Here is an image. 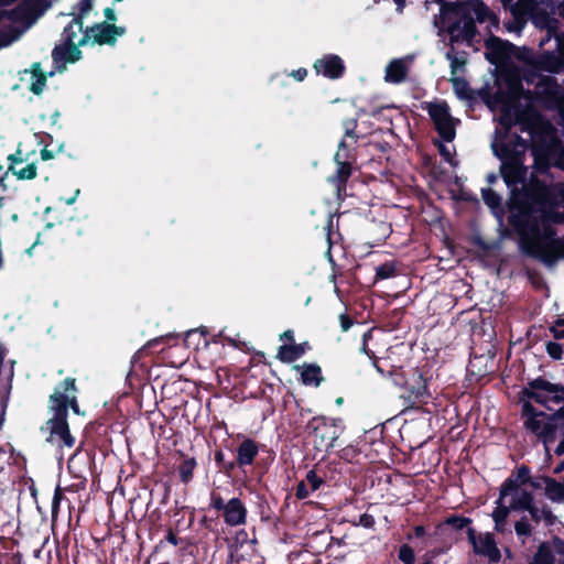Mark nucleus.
Returning <instances> with one entry per match:
<instances>
[{"label": "nucleus", "instance_id": "obj_31", "mask_svg": "<svg viewBox=\"0 0 564 564\" xmlns=\"http://www.w3.org/2000/svg\"><path fill=\"white\" fill-rule=\"evenodd\" d=\"M94 6V0H79L77 3V13H72L74 17L72 21L67 25H72L74 30L83 32L84 29V18L91 11Z\"/></svg>", "mask_w": 564, "mask_h": 564}, {"label": "nucleus", "instance_id": "obj_48", "mask_svg": "<svg viewBox=\"0 0 564 564\" xmlns=\"http://www.w3.org/2000/svg\"><path fill=\"white\" fill-rule=\"evenodd\" d=\"M519 487H520V484L518 482V480L512 479V478H507L500 487L499 499L502 500L503 498L508 497L509 495L517 492L519 490Z\"/></svg>", "mask_w": 564, "mask_h": 564}, {"label": "nucleus", "instance_id": "obj_8", "mask_svg": "<svg viewBox=\"0 0 564 564\" xmlns=\"http://www.w3.org/2000/svg\"><path fill=\"white\" fill-rule=\"evenodd\" d=\"M406 381L400 398L408 408H421L431 402L433 373L426 365L412 369Z\"/></svg>", "mask_w": 564, "mask_h": 564}, {"label": "nucleus", "instance_id": "obj_21", "mask_svg": "<svg viewBox=\"0 0 564 564\" xmlns=\"http://www.w3.org/2000/svg\"><path fill=\"white\" fill-rule=\"evenodd\" d=\"M543 419L546 421L543 422L541 420V426L539 431L532 433L535 434L546 447L555 442L558 430H561L563 435L562 441H564V417L555 416L554 412L552 414H546V416Z\"/></svg>", "mask_w": 564, "mask_h": 564}, {"label": "nucleus", "instance_id": "obj_17", "mask_svg": "<svg viewBox=\"0 0 564 564\" xmlns=\"http://www.w3.org/2000/svg\"><path fill=\"white\" fill-rule=\"evenodd\" d=\"M486 59L492 65H500L516 55L518 47L507 40L490 34L484 42Z\"/></svg>", "mask_w": 564, "mask_h": 564}, {"label": "nucleus", "instance_id": "obj_50", "mask_svg": "<svg viewBox=\"0 0 564 564\" xmlns=\"http://www.w3.org/2000/svg\"><path fill=\"white\" fill-rule=\"evenodd\" d=\"M398 557L403 564H415L414 550L409 544L399 547Z\"/></svg>", "mask_w": 564, "mask_h": 564}, {"label": "nucleus", "instance_id": "obj_42", "mask_svg": "<svg viewBox=\"0 0 564 564\" xmlns=\"http://www.w3.org/2000/svg\"><path fill=\"white\" fill-rule=\"evenodd\" d=\"M437 145L438 153L442 159L447 162L452 167L458 166V161L455 160L456 150L454 143H434Z\"/></svg>", "mask_w": 564, "mask_h": 564}, {"label": "nucleus", "instance_id": "obj_35", "mask_svg": "<svg viewBox=\"0 0 564 564\" xmlns=\"http://www.w3.org/2000/svg\"><path fill=\"white\" fill-rule=\"evenodd\" d=\"M452 84L455 94L459 99L463 100H473L474 99V91L469 86V83L462 77H453Z\"/></svg>", "mask_w": 564, "mask_h": 564}, {"label": "nucleus", "instance_id": "obj_19", "mask_svg": "<svg viewBox=\"0 0 564 564\" xmlns=\"http://www.w3.org/2000/svg\"><path fill=\"white\" fill-rule=\"evenodd\" d=\"M313 67L318 75L333 80L341 78L346 72L344 61L336 54L323 55L314 62Z\"/></svg>", "mask_w": 564, "mask_h": 564}, {"label": "nucleus", "instance_id": "obj_4", "mask_svg": "<svg viewBox=\"0 0 564 564\" xmlns=\"http://www.w3.org/2000/svg\"><path fill=\"white\" fill-rule=\"evenodd\" d=\"M498 88L495 93L489 89L479 91L480 98L490 108L500 107L503 119L512 110L516 113L521 105V98L532 99V93L524 90L522 78L517 69H503L497 77Z\"/></svg>", "mask_w": 564, "mask_h": 564}, {"label": "nucleus", "instance_id": "obj_53", "mask_svg": "<svg viewBox=\"0 0 564 564\" xmlns=\"http://www.w3.org/2000/svg\"><path fill=\"white\" fill-rule=\"evenodd\" d=\"M547 355L554 360H561L563 358V347L556 341H547L545 345Z\"/></svg>", "mask_w": 564, "mask_h": 564}, {"label": "nucleus", "instance_id": "obj_28", "mask_svg": "<svg viewBox=\"0 0 564 564\" xmlns=\"http://www.w3.org/2000/svg\"><path fill=\"white\" fill-rule=\"evenodd\" d=\"M30 73L32 76V83L29 86L30 91L34 95H41L46 86L47 75L42 69L41 63L35 62L31 65Z\"/></svg>", "mask_w": 564, "mask_h": 564}, {"label": "nucleus", "instance_id": "obj_44", "mask_svg": "<svg viewBox=\"0 0 564 564\" xmlns=\"http://www.w3.org/2000/svg\"><path fill=\"white\" fill-rule=\"evenodd\" d=\"M541 65L545 70L556 73L561 67V61L555 54L546 53L542 56Z\"/></svg>", "mask_w": 564, "mask_h": 564}, {"label": "nucleus", "instance_id": "obj_13", "mask_svg": "<svg viewBox=\"0 0 564 564\" xmlns=\"http://www.w3.org/2000/svg\"><path fill=\"white\" fill-rule=\"evenodd\" d=\"M536 88L538 90L532 94V99L529 101H536L547 110H564V89L561 88L555 77H542Z\"/></svg>", "mask_w": 564, "mask_h": 564}, {"label": "nucleus", "instance_id": "obj_41", "mask_svg": "<svg viewBox=\"0 0 564 564\" xmlns=\"http://www.w3.org/2000/svg\"><path fill=\"white\" fill-rule=\"evenodd\" d=\"M3 19H8L12 22H22L30 19V17L23 7V3L21 2L11 10H0V22Z\"/></svg>", "mask_w": 564, "mask_h": 564}, {"label": "nucleus", "instance_id": "obj_3", "mask_svg": "<svg viewBox=\"0 0 564 564\" xmlns=\"http://www.w3.org/2000/svg\"><path fill=\"white\" fill-rule=\"evenodd\" d=\"M443 19L447 22L446 32L452 43L471 42L478 31L476 22L489 21L499 28V17L480 0L454 1L443 6Z\"/></svg>", "mask_w": 564, "mask_h": 564}, {"label": "nucleus", "instance_id": "obj_15", "mask_svg": "<svg viewBox=\"0 0 564 564\" xmlns=\"http://www.w3.org/2000/svg\"><path fill=\"white\" fill-rule=\"evenodd\" d=\"M467 540L473 546V552L487 557L489 564H498L501 561L502 553L492 532L477 533L476 529H469Z\"/></svg>", "mask_w": 564, "mask_h": 564}, {"label": "nucleus", "instance_id": "obj_64", "mask_svg": "<svg viewBox=\"0 0 564 564\" xmlns=\"http://www.w3.org/2000/svg\"><path fill=\"white\" fill-rule=\"evenodd\" d=\"M446 58L451 61V73L452 75L456 74L457 67L465 64V61H459L453 51L446 53Z\"/></svg>", "mask_w": 564, "mask_h": 564}, {"label": "nucleus", "instance_id": "obj_58", "mask_svg": "<svg viewBox=\"0 0 564 564\" xmlns=\"http://www.w3.org/2000/svg\"><path fill=\"white\" fill-rule=\"evenodd\" d=\"M356 127H357V121L355 119H349V120H346L344 122V128H345V137H349L351 139H358L359 135L356 133Z\"/></svg>", "mask_w": 564, "mask_h": 564}, {"label": "nucleus", "instance_id": "obj_14", "mask_svg": "<svg viewBox=\"0 0 564 564\" xmlns=\"http://www.w3.org/2000/svg\"><path fill=\"white\" fill-rule=\"evenodd\" d=\"M79 33L72 25H66L62 33L63 43L53 48L52 58L59 72V64L65 67L67 63L73 64L82 59L83 52L80 47L84 45H79V40L76 42Z\"/></svg>", "mask_w": 564, "mask_h": 564}, {"label": "nucleus", "instance_id": "obj_12", "mask_svg": "<svg viewBox=\"0 0 564 564\" xmlns=\"http://www.w3.org/2000/svg\"><path fill=\"white\" fill-rule=\"evenodd\" d=\"M79 45H109L115 46L118 36L126 34V28L115 23L99 22L83 29Z\"/></svg>", "mask_w": 564, "mask_h": 564}, {"label": "nucleus", "instance_id": "obj_29", "mask_svg": "<svg viewBox=\"0 0 564 564\" xmlns=\"http://www.w3.org/2000/svg\"><path fill=\"white\" fill-rule=\"evenodd\" d=\"M301 380L305 386L318 387L324 380L322 368L316 364H305L301 372Z\"/></svg>", "mask_w": 564, "mask_h": 564}, {"label": "nucleus", "instance_id": "obj_23", "mask_svg": "<svg viewBox=\"0 0 564 564\" xmlns=\"http://www.w3.org/2000/svg\"><path fill=\"white\" fill-rule=\"evenodd\" d=\"M247 508L240 498H231L226 502V508L221 512L224 521L229 527L242 525L247 521Z\"/></svg>", "mask_w": 564, "mask_h": 564}, {"label": "nucleus", "instance_id": "obj_24", "mask_svg": "<svg viewBox=\"0 0 564 564\" xmlns=\"http://www.w3.org/2000/svg\"><path fill=\"white\" fill-rule=\"evenodd\" d=\"M310 349L311 346L308 341L284 344L279 347L276 358L284 364H291L301 358Z\"/></svg>", "mask_w": 564, "mask_h": 564}, {"label": "nucleus", "instance_id": "obj_30", "mask_svg": "<svg viewBox=\"0 0 564 564\" xmlns=\"http://www.w3.org/2000/svg\"><path fill=\"white\" fill-rule=\"evenodd\" d=\"M543 482L545 484V495L546 497L554 502H563L564 501V484L557 481L556 479L544 476L542 477Z\"/></svg>", "mask_w": 564, "mask_h": 564}, {"label": "nucleus", "instance_id": "obj_9", "mask_svg": "<svg viewBox=\"0 0 564 564\" xmlns=\"http://www.w3.org/2000/svg\"><path fill=\"white\" fill-rule=\"evenodd\" d=\"M522 395L533 399L534 402L552 410L549 402H564V386L561 383H552L543 377H538L528 382L522 389ZM555 416L564 417V405L555 411Z\"/></svg>", "mask_w": 564, "mask_h": 564}, {"label": "nucleus", "instance_id": "obj_26", "mask_svg": "<svg viewBox=\"0 0 564 564\" xmlns=\"http://www.w3.org/2000/svg\"><path fill=\"white\" fill-rule=\"evenodd\" d=\"M471 524V518L464 517L462 514H451L446 517L441 523H438L436 529L442 531L445 528H448L456 532L466 530L467 533L469 529H475Z\"/></svg>", "mask_w": 564, "mask_h": 564}, {"label": "nucleus", "instance_id": "obj_1", "mask_svg": "<svg viewBox=\"0 0 564 564\" xmlns=\"http://www.w3.org/2000/svg\"><path fill=\"white\" fill-rule=\"evenodd\" d=\"M530 185L527 196L534 205L519 234L520 249L525 256L553 265L564 249L555 228L564 225V184L533 180Z\"/></svg>", "mask_w": 564, "mask_h": 564}, {"label": "nucleus", "instance_id": "obj_43", "mask_svg": "<svg viewBox=\"0 0 564 564\" xmlns=\"http://www.w3.org/2000/svg\"><path fill=\"white\" fill-rule=\"evenodd\" d=\"M172 338V336H159L151 340H149L144 346H142L132 357L133 360L137 358H140L143 355H149L153 351L154 348H156L161 344L169 343V340Z\"/></svg>", "mask_w": 564, "mask_h": 564}, {"label": "nucleus", "instance_id": "obj_60", "mask_svg": "<svg viewBox=\"0 0 564 564\" xmlns=\"http://www.w3.org/2000/svg\"><path fill=\"white\" fill-rule=\"evenodd\" d=\"M561 326H564V319L558 318L555 322V325L550 327V332L552 333L553 337L557 340L564 338V328Z\"/></svg>", "mask_w": 564, "mask_h": 564}, {"label": "nucleus", "instance_id": "obj_18", "mask_svg": "<svg viewBox=\"0 0 564 564\" xmlns=\"http://www.w3.org/2000/svg\"><path fill=\"white\" fill-rule=\"evenodd\" d=\"M50 431L48 442H56L58 447L73 448L76 443V438L72 435L68 420L56 413H52L46 422Z\"/></svg>", "mask_w": 564, "mask_h": 564}, {"label": "nucleus", "instance_id": "obj_57", "mask_svg": "<svg viewBox=\"0 0 564 564\" xmlns=\"http://www.w3.org/2000/svg\"><path fill=\"white\" fill-rule=\"evenodd\" d=\"M517 477L519 480L518 482L520 485H527L530 482L531 480V477H530V468L525 465H522L521 467L518 468V471H517Z\"/></svg>", "mask_w": 564, "mask_h": 564}, {"label": "nucleus", "instance_id": "obj_34", "mask_svg": "<svg viewBox=\"0 0 564 564\" xmlns=\"http://www.w3.org/2000/svg\"><path fill=\"white\" fill-rule=\"evenodd\" d=\"M484 203L495 213H502V198L490 187L481 189Z\"/></svg>", "mask_w": 564, "mask_h": 564}, {"label": "nucleus", "instance_id": "obj_10", "mask_svg": "<svg viewBox=\"0 0 564 564\" xmlns=\"http://www.w3.org/2000/svg\"><path fill=\"white\" fill-rule=\"evenodd\" d=\"M77 381L73 377H67L58 382L52 394L48 397L47 408L51 413H56L68 419V410L75 414L80 413V406L77 398Z\"/></svg>", "mask_w": 564, "mask_h": 564}, {"label": "nucleus", "instance_id": "obj_55", "mask_svg": "<svg viewBox=\"0 0 564 564\" xmlns=\"http://www.w3.org/2000/svg\"><path fill=\"white\" fill-rule=\"evenodd\" d=\"M310 494H311V491H310L308 485H307L305 479L300 481L296 485V487H295V497L299 500H303V499L307 498L310 496Z\"/></svg>", "mask_w": 564, "mask_h": 564}, {"label": "nucleus", "instance_id": "obj_40", "mask_svg": "<svg viewBox=\"0 0 564 564\" xmlns=\"http://www.w3.org/2000/svg\"><path fill=\"white\" fill-rule=\"evenodd\" d=\"M197 463L194 457L185 458L178 466V477L183 484H188L193 479L194 469Z\"/></svg>", "mask_w": 564, "mask_h": 564}, {"label": "nucleus", "instance_id": "obj_7", "mask_svg": "<svg viewBox=\"0 0 564 564\" xmlns=\"http://www.w3.org/2000/svg\"><path fill=\"white\" fill-rule=\"evenodd\" d=\"M352 143H338L334 161L336 169L326 181L334 188L336 198L344 200L347 196V183L357 163V153Z\"/></svg>", "mask_w": 564, "mask_h": 564}, {"label": "nucleus", "instance_id": "obj_46", "mask_svg": "<svg viewBox=\"0 0 564 564\" xmlns=\"http://www.w3.org/2000/svg\"><path fill=\"white\" fill-rule=\"evenodd\" d=\"M386 373H388V376L391 378L393 384L397 387H400L403 389L408 382L406 381L408 377L405 376V373L402 371L401 368H395L393 366H390V369H388V370L384 369V375Z\"/></svg>", "mask_w": 564, "mask_h": 564}, {"label": "nucleus", "instance_id": "obj_39", "mask_svg": "<svg viewBox=\"0 0 564 564\" xmlns=\"http://www.w3.org/2000/svg\"><path fill=\"white\" fill-rule=\"evenodd\" d=\"M510 503L513 511H527L534 503V497L532 492L523 489L518 497L511 499Z\"/></svg>", "mask_w": 564, "mask_h": 564}, {"label": "nucleus", "instance_id": "obj_32", "mask_svg": "<svg viewBox=\"0 0 564 564\" xmlns=\"http://www.w3.org/2000/svg\"><path fill=\"white\" fill-rule=\"evenodd\" d=\"M207 334L208 330L205 327L191 329L186 333L184 341L187 347H193L194 349H198L200 345L206 347L208 345Z\"/></svg>", "mask_w": 564, "mask_h": 564}, {"label": "nucleus", "instance_id": "obj_54", "mask_svg": "<svg viewBox=\"0 0 564 564\" xmlns=\"http://www.w3.org/2000/svg\"><path fill=\"white\" fill-rule=\"evenodd\" d=\"M354 524L364 527L366 529H372L376 524V520L372 514L362 513L359 516L358 522H354Z\"/></svg>", "mask_w": 564, "mask_h": 564}, {"label": "nucleus", "instance_id": "obj_16", "mask_svg": "<svg viewBox=\"0 0 564 564\" xmlns=\"http://www.w3.org/2000/svg\"><path fill=\"white\" fill-rule=\"evenodd\" d=\"M429 115L442 141H453L456 135V124L448 106L445 102L431 104Z\"/></svg>", "mask_w": 564, "mask_h": 564}, {"label": "nucleus", "instance_id": "obj_11", "mask_svg": "<svg viewBox=\"0 0 564 564\" xmlns=\"http://www.w3.org/2000/svg\"><path fill=\"white\" fill-rule=\"evenodd\" d=\"M533 169L540 175L549 174L552 166L564 171V143H529Z\"/></svg>", "mask_w": 564, "mask_h": 564}, {"label": "nucleus", "instance_id": "obj_2", "mask_svg": "<svg viewBox=\"0 0 564 564\" xmlns=\"http://www.w3.org/2000/svg\"><path fill=\"white\" fill-rule=\"evenodd\" d=\"M494 154L500 160V175L509 188L510 196L508 208L510 215L508 221L517 235L527 218L532 214L534 203L528 198L530 184L533 180H541L535 173L528 177V169L524 165V152L530 148L529 143H490Z\"/></svg>", "mask_w": 564, "mask_h": 564}, {"label": "nucleus", "instance_id": "obj_47", "mask_svg": "<svg viewBox=\"0 0 564 564\" xmlns=\"http://www.w3.org/2000/svg\"><path fill=\"white\" fill-rule=\"evenodd\" d=\"M305 480L308 485L311 492H315L316 490H318L322 486H324L326 484L325 479L322 476L317 475L315 469H311L307 471V474L305 476Z\"/></svg>", "mask_w": 564, "mask_h": 564}, {"label": "nucleus", "instance_id": "obj_36", "mask_svg": "<svg viewBox=\"0 0 564 564\" xmlns=\"http://www.w3.org/2000/svg\"><path fill=\"white\" fill-rule=\"evenodd\" d=\"M555 556L546 542H542L533 556V561L529 564H554Z\"/></svg>", "mask_w": 564, "mask_h": 564}, {"label": "nucleus", "instance_id": "obj_6", "mask_svg": "<svg viewBox=\"0 0 564 564\" xmlns=\"http://www.w3.org/2000/svg\"><path fill=\"white\" fill-rule=\"evenodd\" d=\"M513 117L514 123L520 127L521 132L530 135L529 141H562L551 120L532 105L518 107Z\"/></svg>", "mask_w": 564, "mask_h": 564}, {"label": "nucleus", "instance_id": "obj_62", "mask_svg": "<svg viewBox=\"0 0 564 564\" xmlns=\"http://www.w3.org/2000/svg\"><path fill=\"white\" fill-rule=\"evenodd\" d=\"M362 350L369 358L373 359V366L377 369V371L380 372L381 375H384V367L382 366L380 360H378V358L375 356V352L367 348L366 343H364Z\"/></svg>", "mask_w": 564, "mask_h": 564}, {"label": "nucleus", "instance_id": "obj_27", "mask_svg": "<svg viewBox=\"0 0 564 564\" xmlns=\"http://www.w3.org/2000/svg\"><path fill=\"white\" fill-rule=\"evenodd\" d=\"M408 72V66L402 59H394L386 68L384 80L391 84H401L405 80Z\"/></svg>", "mask_w": 564, "mask_h": 564}, {"label": "nucleus", "instance_id": "obj_63", "mask_svg": "<svg viewBox=\"0 0 564 564\" xmlns=\"http://www.w3.org/2000/svg\"><path fill=\"white\" fill-rule=\"evenodd\" d=\"M524 24L525 21L514 20V18H512V20L505 22V28L509 32H520L523 29Z\"/></svg>", "mask_w": 564, "mask_h": 564}, {"label": "nucleus", "instance_id": "obj_49", "mask_svg": "<svg viewBox=\"0 0 564 564\" xmlns=\"http://www.w3.org/2000/svg\"><path fill=\"white\" fill-rule=\"evenodd\" d=\"M514 531L519 538H529L532 534V527L529 520L523 516L520 520L514 523Z\"/></svg>", "mask_w": 564, "mask_h": 564}, {"label": "nucleus", "instance_id": "obj_22", "mask_svg": "<svg viewBox=\"0 0 564 564\" xmlns=\"http://www.w3.org/2000/svg\"><path fill=\"white\" fill-rule=\"evenodd\" d=\"M30 153L22 154L21 149H18L15 153L8 156L9 166L8 170L21 181L34 180L37 175V167L34 162L29 163L26 166L18 169L17 165L29 160Z\"/></svg>", "mask_w": 564, "mask_h": 564}, {"label": "nucleus", "instance_id": "obj_51", "mask_svg": "<svg viewBox=\"0 0 564 564\" xmlns=\"http://www.w3.org/2000/svg\"><path fill=\"white\" fill-rule=\"evenodd\" d=\"M496 508L494 509L492 513H491V518L492 520H496V519H508L509 514L511 511H513V509L511 508V503L509 506H505L502 503V500H500L498 498V500L496 501Z\"/></svg>", "mask_w": 564, "mask_h": 564}, {"label": "nucleus", "instance_id": "obj_25", "mask_svg": "<svg viewBox=\"0 0 564 564\" xmlns=\"http://www.w3.org/2000/svg\"><path fill=\"white\" fill-rule=\"evenodd\" d=\"M521 399H524V395H522V391L520 392ZM527 399V397H525ZM531 399L528 398L527 401L522 403V416L525 417L524 425L530 432H536L539 431L541 426V420L540 417L546 416V413L542 411H538L532 403L530 402Z\"/></svg>", "mask_w": 564, "mask_h": 564}, {"label": "nucleus", "instance_id": "obj_37", "mask_svg": "<svg viewBox=\"0 0 564 564\" xmlns=\"http://www.w3.org/2000/svg\"><path fill=\"white\" fill-rule=\"evenodd\" d=\"M214 459L218 470L227 476H231L236 469L235 459H227L221 448L215 451Z\"/></svg>", "mask_w": 564, "mask_h": 564}, {"label": "nucleus", "instance_id": "obj_38", "mask_svg": "<svg viewBox=\"0 0 564 564\" xmlns=\"http://www.w3.org/2000/svg\"><path fill=\"white\" fill-rule=\"evenodd\" d=\"M22 3L30 19L42 14L51 6L50 0H23Z\"/></svg>", "mask_w": 564, "mask_h": 564}, {"label": "nucleus", "instance_id": "obj_61", "mask_svg": "<svg viewBox=\"0 0 564 564\" xmlns=\"http://www.w3.org/2000/svg\"><path fill=\"white\" fill-rule=\"evenodd\" d=\"M494 530L499 534L511 533L508 527V519H496L494 520Z\"/></svg>", "mask_w": 564, "mask_h": 564}, {"label": "nucleus", "instance_id": "obj_45", "mask_svg": "<svg viewBox=\"0 0 564 564\" xmlns=\"http://www.w3.org/2000/svg\"><path fill=\"white\" fill-rule=\"evenodd\" d=\"M397 275V267L393 262H384L377 267L376 279L386 280Z\"/></svg>", "mask_w": 564, "mask_h": 564}, {"label": "nucleus", "instance_id": "obj_52", "mask_svg": "<svg viewBox=\"0 0 564 564\" xmlns=\"http://www.w3.org/2000/svg\"><path fill=\"white\" fill-rule=\"evenodd\" d=\"M360 449L355 445H348L340 449V458L345 459L349 463L357 462L358 456L360 455Z\"/></svg>", "mask_w": 564, "mask_h": 564}, {"label": "nucleus", "instance_id": "obj_5", "mask_svg": "<svg viewBox=\"0 0 564 564\" xmlns=\"http://www.w3.org/2000/svg\"><path fill=\"white\" fill-rule=\"evenodd\" d=\"M305 429L316 451L330 453L337 446L346 425L341 417L315 415L307 422Z\"/></svg>", "mask_w": 564, "mask_h": 564}, {"label": "nucleus", "instance_id": "obj_33", "mask_svg": "<svg viewBox=\"0 0 564 564\" xmlns=\"http://www.w3.org/2000/svg\"><path fill=\"white\" fill-rule=\"evenodd\" d=\"M534 4V0H518L512 4H508L507 10L510 11L511 17L514 20L525 21V15Z\"/></svg>", "mask_w": 564, "mask_h": 564}, {"label": "nucleus", "instance_id": "obj_59", "mask_svg": "<svg viewBox=\"0 0 564 564\" xmlns=\"http://www.w3.org/2000/svg\"><path fill=\"white\" fill-rule=\"evenodd\" d=\"M63 498H64L63 490L59 486H57L54 490V496L52 499V514L57 513Z\"/></svg>", "mask_w": 564, "mask_h": 564}, {"label": "nucleus", "instance_id": "obj_56", "mask_svg": "<svg viewBox=\"0 0 564 564\" xmlns=\"http://www.w3.org/2000/svg\"><path fill=\"white\" fill-rule=\"evenodd\" d=\"M210 508L221 512L226 508V501L219 494H216L214 491L210 495Z\"/></svg>", "mask_w": 564, "mask_h": 564}, {"label": "nucleus", "instance_id": "obj_20", "mask_svg": "<svg viewBox=\"0 0 564 564\" xmlns=\"http://www.w3.org/2000/svg\"><path fill=\"white\" fill-rule=\"evenodd\" d=\"M231 451L235 454L236 469H245V467L253 465L259 454L260 445L253 438L243 437L238 446Z\"/></svg>", "mask_w": 564, "mask_h": 564}]
</instances>
